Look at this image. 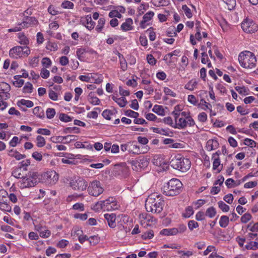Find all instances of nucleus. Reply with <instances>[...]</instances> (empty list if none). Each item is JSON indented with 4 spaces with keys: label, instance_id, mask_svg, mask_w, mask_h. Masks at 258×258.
<instances>
[{
    "label": "nucleus",
    "instance_id": "473e14b6",
    "mask_svg": "<svg viewBox=\"0 0 258 258\" xmlns=\"http://www.w3.org/2000/svg\"><path fill=\"white\" fill-rule=\"evenodd\" d=\"M118 57L119 58L120 68L123 71H125L127 68L126 61L123 56L120 53H118Z\"/></svg>",
    "mask_w": 258,
    "mask_h": 258
},
{
    "label": "nucleus",
    "instance_id": "39448f33",
    "mask_svg": "<svg viewBox=\"0 0 258 258\" xmlns=\"http://www.w3.org/2000/svg\"><path fill=\"white\" fill-rule=\"evenodd\" d=\"M38 173L34 171H30L26 174L25 177L19 182L20 188H25L34 186L38 182Z\"/></svg>",
    "mask_w": 258,
    "mask_h": 258
},
{
    "label": "nucleus",
    "instance_id": "393cba45",
    "mask_svg": "<svg viewBox=\"0 0 258 258\" xmlns=\"http://www.w3.org/2000/svg\"><path fill=\"white\" fill-rule=\"evenodd\" d=\"M112 99L113 101L116 102L120 107H124L127 103L126 98L123 96L118 98L115 96H112Z\"/></svg>",
    "mask_w": 258,
    "mask_h": 258
},
{
    "label": "nucleus",
    "instance_id": "37998d69",
    "mask_svg": "<svg viewBox=\"0 0 258 258\" xmlns=\"http://www.w3.org/2000/svg\"><path fill=\"white\" fill-rule=\"evenodd\" d=\"M46 142L44 137L38 136L36 138V144L38 147H42L45 146Z\"/></svg>",
    "mask_w": 258,
    "mask_h": 258
},
{
    "label": "nucleus",
    "instance_id": "4be33fe9",
    "mask_svg": "<svg viewBox=\"0 0 258 258\" xmlns=\"http://www.w3.org/2000/svg\"><path fill=\"white\" fill-rule=\"evenodd\" d=\"M79 241L82 243L85 240H88L91 244L92 243L94 244L98 241V238L96 236H91L89 238H87L86 235H84L83 234L78 237Z\"/></svg>",
    "mask_w": 258,
    "mask_h": 258
},
{
    "label": "nucleus",
    "instance_id": "a19ab883",
    "mask_svg": "<svg viewBox=\"0 0 258 258\" xmlns=\"http://www.w3.org/2000/svg\"><path fill=\"white\" fill-rule=\"evenodd\" d=\"M105 23V19L104 18H100L98 21V24L96 27V30L98 32H100L104 27Z\"/></svg>",
    "mask_w": 258,
    "mask_h": 258
},
{
    "label": "nucleus",
    "instance_id": "4d7b16f0",
    "mask_svg": "<svg viewBox=\"0 0 258 258\" xmlns=\"http://www.w3.org/2000/svg\"><path fill=\"white\" fill-rule=\"evenodd\" d=\"M46 116L48 118H49V119L52 118L55 114V109L53 108H48L46 110Z\"/></svg>",
    "mask_w": 258,
    "mask_h": 258
},
{
    "label": "nucleus",
    "instance_id": "ddd939ff",
    "mask_svg": "<svg viewBox=\"0 0 258 258\" xmlns=\"http://www.w3.org/2000/svg\"><path fill=\"white\" fill-rule=\"evenodd\" d=\"M38 24V20L34 17H29L27 16L22 23H19V25H21L22 28H24L29 27H33L36 26Z\"/></svg>",
    "mask_w": 258,
    "mask_h": 258
},
{
    "label": "nucleus",
    "instance_id": "603ef678",
    "mask_svg": "<svg viewBox=\"0 0 258 258\" xmlns=\"http://www.w3.org/2000/svg\"><path fill=\"white\" fill-rule=\"evenodd\" d=\"M77 137L73 135H68L67 136L64 137V141L63 143L68 144L72 141H76Z\"/></svg>",
    "mask_w": 258,
    "mask_h": 258
},
{
    "label": "nucleus",
    "instance_id": "6e6552de",
    "mask_svg": "<svg viewBox=\"0 0 258 258\" xmlns=\"http://www.w3.org/2000/svg\"><path fill=\"white\" fill-rule=\"evenodd\" d=\"M58 179V175L53 170L48 171L43 173L41 175V181L46 183L53 184L55 183Z\"/></svg>",
    "mask_w": 258,
    "mask_h": 258
},
{
    "label": "nucleus",
    "instance_id": "c85d7f7f",
    "mask_svg": "<svg viewBox=\"0 0 258 258\" xmlns=\"http://www.w3.org/2000/svg\"><path fill=\"white\" fill-rule=\"evenodd\" d=\"M19 39V42L22 45H28L29 43V39L28 38L24 35L23 33H18V36Z\"/></svg>",
    "mask_w": 258,
    "mask_h": 258
},
{
    "label": "nucleus",
    "instance_id": "f257e3e1",
    "mask_svg": "<svg viewBox=\"0 0 258 258\" xmlns=\"http://www.w3.org/2000/svg\"><path fill=\"white\" fill-rule=\"evenodd\" d=\"M164 206V200L157 193L150 195L145 203V207L147 212L153 213H160L163 210Z\"/></svg>",
    "mask_w": 258,
    "mask_h": 258
},
{
    "label": "nucleus",
    "instance_id": "09e8293b",
    "mask_svg": "<svg viewBox=\"0 0 258 258\" xmlns=\"http://www.w3.org/2000/svg\"><path fill=\"white\" fill-rule=\"evenodd\" d=\"M182 9L183 10L185 15L188 18H190L192 16L191 10L186 5H183Z\"/></svg>",
    "mask_w": 258,
    "mask_h": 258
},
{
    "label": "nucleus",
    "instance_id": "6ab92c4d",
    "mask_svg": "<svg viewBox=\"0 0 258 258\" xmlns=\"http://www.w3.org/2000/svg\"><path fill=\"white\" fill-rule=\"evenodd\" d=\"M133 164H138V166L140 167V169L145 168L148 166L149 162L147 159L144 157H140L135 159Z\"/></svg>",
    "mask_w": 258,
    "mask_h": 258
},
{
    "label": "nucleus",
    "instance_id": "aec40b11",
    "mask_svg": "<svg viewBox=\"0 0 258 258\" xmlns=\"http://www.w3.org/2000/svg\"><path fill=\"white\" fill-rule=\"evenodd\" d=\"M219 156V153H218V152H216L213 155L212 158V159L213 160V170L217 169L218 172H219L221 170V168L218 169V167L220 165V161Z\"/></svg>",
    "mask_w": 258,
    "mask_h": 258
},
{
    "label": "nucleus",
    "instance_id": "2f4dec72",
    "mask_svg": "<svg viewBox=\"0 0 258 258\" xmlns=\"http://www.w3.org/2000/svg\"><path fill=\"white\" fill-rule=\"evenodd\" d=\"M88 100L89 102L93 105H98L100 102L97 97L93 96L92 92L89 93L88 96Z\"/></svg>",
    "mask_w": 258,
    "mask_h": 258
},
{
    "label": "nucleus",
    "instance_id": "3c124183",
    "mask_svg": "<svg viewBox=\"0 0 258 258\" xmlns=\"http://www.w3.org/2000/svg\"><path fill=\"white\" fill-rule=\"evenodd\" d=\"M124 114L125 115H126L128 117H133L135 118H137L139 115V114L138 112H135L132 110H127L125 112Z\"/></svg>",
    "mask_w": 258,
    "mask_h": 258
},
{
    "label": "nucleus",
    "instance_id": "a878e982",
    "mask_svg": "<svg viewBox=\"0 0 258 258\" xmlns=\"http://www.w3.org/2000/svg\"><path fill=\"white\" fill-rule=\"evenodd\" d=\"M8 155L9 156L14 157L18 160H20L25 157V155H23L18 152L17 150L12 149L9 151Z\"/></svg>",
    "mask_w": 258,
    "mask_h": 258
},
{
    "label": "nucleus",
    "instance_id": "58836bf2",
    "mask_svg": "<svg viewBox=\"0 0 258 258\" xmlns=\"http://www.w3.org/2000/svg\"><path fill=\"white\" fill-rule=\"evenodd\" d=\"M216 209L213 207H211L207 209L205 215L209 218H212L216 215Z\"/></svg>",
    "mask_w": 258,
    "mask_h": 258
},
{
    "label": "nucleus",
    "instance_id": "69168bd1",
    "mask_svg": "<svg viewBox=\"0 0 258 258\" xmlns=\"http://www.w3.org/2000/svg\"><path fill=\"white\" fill-rule=\"evenodd\" d=\"M41 62L43 66L45 68H48L51 64L50 59L48 57L43 58Z\"/></svg>",
    "mask_w": 258,
    "mask_h": 258
},
{
    "label": "nucleus",
    "instance_id": "4c0bfd02",
    "mask_svg": "<svg viewBox=\"0 0 258 258\" xmlns=\"http://www.w3.org/2000/svg\"><path fill=\"white\" fill-rule=\"evenodd\" d=\"M21 105L26 106L27 107H32L34 105V103L30 100H26L25 99H21L18 102V105L20 106Z\"/></svg>",
    "mask_w": 258,
    "mask_h": 258
},
{
    "label": "nucleus",
    "instance_id": "ea45409f",
    "mask_svg": "<svg viewBox=\"0 0 258 258\" xmlns=\"http://www.w3.org/2000/svg\"><path fill=\"white\" fill-rule=\"evenodd\" d=\"M50 231L47 229L45 226L44 229H43L42 230H41L39 232L40 236L44 238L49 237L50 236Z\"/></svg>",
    "mask_w": 258,
    "mask_h": 258
},
{
    "label": "nucleus",
    "instance_id": "f3484780",
    "mask_svg": "<svg viewBox=\"0 0 258 258\" xmlns=\"http://www.w3.org/2000/svg\"><path fill=\"white\" fill-rule=\"evenodd\" d=\"M148 151V149L146 147L142 148L141 150L139 146L135 144L134 143H130V152L135 154H140L141 153H146Z\"/></svg>",
    "mask_w": 258,
    "mask_h": 258
},
{
    "label": "nucleus",
    "instance_id": "7ed1b4c3",
    "mask_svg": "<svg viewBox=\"0 0 258 258\" xmlns=\"http://www.w3.org/2000/svg\"><path fill=\"white\" fill-rule=\"evenodd\" d=\"M182 184L178 179L172 178L167 183V186L164 187V194L167 196H174L181 191Z\"/></svg>",
    "mask_w": 258,
    "mask_h": 258
},
{
    "label": "nucleus",
    "instance_id": "864d4df0",
    "mask_svg": "<svg viewBox=\"0 0 258 258\" xmlns=\"http://www.w3.org/2000/svg\"><path fill=\"white\" fill-rule=\"evenodd\" d=\"M251 215L249 213H247L241 216L240 220L242 223H246L251 219Z\"/></svg>",
    "mask_w": 258,
    "mask_h": 258
},
{
    "label": "nucleus",
    "instance_id": "c03bdc74",
    "mask_svg": "<svg viewBox=\"0 0 258 258\" xmlns=\"http://www.w3.org/2000/svg\"><path fill=\"white\" fill-rule=\"evenodd\" d=\"M219 208L224 212H227L229 210V206L226 205L223 201H219L218 202Z\"/></svg>",
    "mask_w": 258,
    "mask_h": 258
},
{
    "label": "nucleus",
    "instance_id": "c756f323",
    "mask_svg": "<svg viewBox=\"0 0 258 258\" xmlns=\"http://www.w3.org/2000/svg\"><path fill=\"white\" fill-rule=\"evenodd\" d=\"M169 0H154L153 4L155 7H165L169 5Z\"/></svg>",
    "mask_w": 258,
    "mask_h": 258
},
{
    "label": "nucleus",
    "instance_id": "49530a36",
    "mask_svg": "<svg viewBox=\"0 0 258 258\" xmlns=\"http://www.w3.org/2000/svg\"><path fill=\"white\" fill-rule=\"evenodd\" d=\"M92 209H93L95 212H98L101 210H103L102 201H98L94 205H93L92 207Z\"/></svg>",
    "mask_w": 258,
    "mask_h": 258
},
{
    "label": "nucleus",
    "instance_id": "2eb2a0df",
    "mask_svg": "<svg viewBox=\"0 0 258 258\" xmlns=\"http://www.w3.org/2000/svg\"><path fill=\"white\" fill-rule=\"evenodd\" d=\"M139 219L141 225L145 227L150 226V222L153 221V217L147 213L140 214Z\"/></svg>",
    "mask_w": 258,
    "mask_h": 258
},
{
    "label": "nucleus",
    "instance_id": "9b49d317",
    "mask_svg": "<svg viewBox=\"0 0 258 258\" xmlns=\"http://www.w3.org/2000/svg\"><path fill=\"white\" fill-rule=\"evenodd\" d=\"M71 186L75 190H84L88 185L87 182L83 178L78 177L75 180H72L70 183Z\"/></svg>",
    "mask_w": 258,
    "mask_h": 258
},
{
    "label": "nucleus",
    "instance_id": "5fc2aeb1",
    "mask_svg": "<svg viewBox=\"0 0 258 258\" xmlns=\"http://www.w3.org/2000/svg\"><path fill=\"white\" fill-rule=\"evenodd\" d=\"M59 119L63 122H68L72 120V118L64 113H60L59 116Z\"/></svg>",
    "mask_w": 258,
    "mask_h": 258
},
{
    "label": "nucleus",
    "instance_id": "8fccbe9b",
    "mask_svg": "<svg viewBox=\"0 0 258 258\" xmlns=\"http://www.w3.org/2000/svg\"><path fill=\"white\" fill-rule=\"evenodd\" d=\"M154 16V13L153 11H149L144 15L143 20L148 22L152 19Z\"/></svg>",
    "mask_w": 258,
    "mask_h": 258
},
{
    "label": "nucleus",
    "instance_id": "20e7f679",
    "mask_svg": "<svg viewBox=\"0 0 258 258\" xmlns=\"http://www.w3.org/2000/svg\"><path fill=\"white\" fill-rule=\"evenodd\" d=\"M170 164L174 169L184 172L190 168L191 163L188 159L177 156L171 160Z\"/></svg>",
    "mask_w": 258,
    "mask_h": 258
},
{
    "label": "nucleus",
    "instance_id": "6e6d98bb",
    "mask_svg": "<svg viewBox=\"0 0 258 258\" xmlns=\"http://www.w3.org/2000/svg\"><path fill=\"white\" fill-rule=\"evenodd\" d=\"M179 254H181V258H187L194 254V253L191 251H184L182 250L178 251Z\"/></svg>",
    "mask_w": 258,
    "mask_h": 258
},
{
    "label": "nucleus",
    "instance_id": "7c9ffc66",
    "mask_svg": "<svg viewBox=\"0 0 258 258\" xmlns=\"http://www.w3.org/2000/svg\"><path fill=\"white\" fill-rule=\"evenodd\" d=\"M152 111L159 115L163 116L165 115V110L163 106L161 105H154L153 108L152 109Z\"/></svg>",
    "mask_w": 258,
    "mask_h": 258
},
{
    "label": "nucleus",
    "instance_id": "a18cd8bd",
    "mask_svg": "<svg viewBox=\"0 0 258 258\" xmlns=\"http://www.w3.org/2000/svg\"><path fill=\"white\" fill-rule=\"evenodd\" d=\"M23 92L25 93H31L33 91V86L31 83L27 82L23 88Z\"/></svg>",
    "mask_w": 258,
    "mask_h": 258
},
{
    "label": "nucleus",
    "instance_id": "13d9d810",
    "mask_svg": "<svg viewBox=\"0 0 258 258\" xmlns=\"http://www.w3.org/2000/svg\"><path fill=\"white\" fill-rule=\"evenodd\" d=\"M146 118L150 121H156L159 122V119L157 118V116L153 113H149L145 115Z\"/></svg>",
    "mask_w": 258,
    "mask_h": 258
},
{
    "label": "nucleus",
    "instance_id": "f704fd0d",
    "mask_svg": "<svg viewBox=\"0 0 258 258\" xmlns=\"http://www.w3.org/2000/svg\"><path fill=\"white\" fill-rule=\"evenodd\" d=\"M198 83L195 80H190L184 86L185 89L188 90H194L197 87Z\"/></svg>",
    "mask_w": 258,
    "mask_h": 258
},
{
    "label": "nucleus",
    "instance_id": "423d86ee",
    "mask_svg": "<svg viewBox=\"0 0 258 258\" xmlns=\"http://www.w3.org/2000/svg\"><path fill=\"white\" fill-rule=\"evenodd\" d=\"M172 115L175 120V128L184 129L187 125L192 126L195 124V121L191 117L187 118L180 117V113L175 112V111L172 112Z\"/></svg>",
    "mask_w": 258,
    "mask_h": 258
},
{
    "label": "nucleus",
    "instance_id": "f8f14e48",
    "mask_svg": "<svg viewBox=\"0 0 258 258\" xmlns=\"http://www.w3.org/2000/svg\"><path fill=\"white\" fill-rule=\"evenodd\" d=\"M8 193L4 190H0V210L6 212H11L12 208L7 204V197Z\"/></svg>",
    "mask_w": 258,
    "mask_h": 258
},
{
    "label": "nucleus",
    "instance_id": "774afa93",
    "mask_svg": "<svg viewBox=\"0 0 258 258\" xmlns=\"http://www.w3.org/2000/svg\"><path fill=\"white\" fill-rule=\"evenodd\" d=\"M198 226V223L194 220H190L188 222V227L190 230H192L194 229L197 228Z\"/></svg>",
    "mask_w": 258,
    "mask_h": 258
},
{
    "label": "nucleus",
    "instance_id": "de8ad7c7",
    "mask_svg": "<svg viewBox=\"0 0 258 258\" xmlns=\"http://www.w3.org/2000/svg\"><path fill=\"white\" fill-rule=\"evenodd\" d=\"M176 235L177 234H182L186 230V227L184 224H180L177 227L174 228Z\"/></svg>",
    "mask_w": 258,
    "mask_h": 258
},
{
    "label": "nucleus",
    "instance_id": "b1692460",
    "mask_svg": "<svg viewBox=\"0 0 258 258\" xmlns=\"http://www.w3.org/2000/svg\"><path fill=\"white\" fill-rule=\"evenodd\" d=\"M133 23V20L131 18H127L125 21L121 25V29L124 31L131 30L133 29L132 24Z\"/></svg>",
    "mask_w": 258,
    "mask_h": 258
},
{
    "label": "nucleus",
    "instance_id": "f03ea898",
    "mask_svg": "<svg viewBox=\"0 0 258 258\" xmlns=\"http://www.w3.org/2000/svg\"><path fill=\"white\" fill-rule=\"evenodd\" d=\"M240 66L245 69H252L255 67L256 59L254 54L249 51L241 52L238 56Z\"/></svg>",
    "mask_w": 258,
    "mask_h": 258
},
{
    "label": "nucleus",
    "instance_id": "cd10ccee",
    "mask_svg": "<svg viewBox=\"0 0 258 258\" xmlns=\"http://www.w3.org/2000/svg\"><path fill=\"white\" fill-rule=\"evenodd\" d=\"M160 233L161 235L166 236H172L176 235L174 228L164 229L160 231Z\"/></svg>",
    "mask_w": 258,
    "mask_h": 258
},
{
    "label": "nucleus",
    "instance_id": "72a5a7b5",
    "mask_svg": "<svg viewBox=\"0 0 258 258\" xmlns=\"http://www.w3.org/2000/svg\"><path fill=\"white\" fill-rule=\"evenodd\" d=\"M229 219L227 216H222L220 219L219 225L221 227L225 228L229 224Z\"/></svg>",
    "mask_w": 258,
    "mask_h": 258
},
{
    "label": "nucleus",
    "instance_id": "0e129e2a",
    "mask_svg": "<svg viewBox=\"0 0 258 258\" xmlns=\"http://www.w3.org/2000/svg\"><path fill=\"white\" fill-rule=\"evenodd\" d=\"M216 251V247L212 245H209L207 249L203 252L204 255H207L210 252H214Z\"/></svg>",
    "mask_w": 258,
    "mask_h": 258
},
{
    "label": "nucleus",
    "instance_id": "1a4fd4ad",
    "mask_svg": "<svg viewBox=\"0 0 258 258\" xmlns=\"http://www.w3.org/2000/svg\"><path fill=\"white\" fill-rule=\"evenodd\" d=\"M241 28L246 33H252L257 30V25L252 20L245 19L241 23Z\"/></svg>",
    "mask_w": 258,
    "mask_h": 258
},
{
    "label": "nucleus",
    "instance_id": "e2e57ef3",
    "mask_svg": "<svg viewBox=\"0 0 258 258\" xmlns=\"http://www.w3.org/2000/svg\"><path fill=\"white\" fill-rule=\"evenodd\" d=\"M244 144L250 147H254L256 146V143L253 140L248 138L244 140Z\"/></svg>",
    "mask_w": 258,
    "mask_h": 258
},
{
    "label": "nucleus",
    "instance_id": "412c9836",
    "mask_svg": "<svg viewBox=\"0 0 258 258\" xmlns=\"http://www.w3.org/2000/svg\"><path fill=\"white\" fill-rule=\"evenodd\" d=\"M117 110L113 109L112 110L106 109L103 111L102 116L107 120H111L115 117Z\"/></svg>",
    "mask_w": 258,
    "mask_h": 258
},
{
    "label": "nucleus",
    "instance_id": "052dcab7",
    "mask_svg": "<svg viewBox=\"0 0 258 258\" xmlns=\"http://www.w3.org/2000/svg\"><path fill=\"white\" fill-rule=\"evenodd\" d=\"M61 7L64 9H72L74 8V4L70 1H65L61 4Z\"/></svg>",
    "mask_w": 258,
    "mask_h": 258
},
{
    "label": "nucleus",
    "instance_id": "0eeeda50",
    "mask_svg": "<svg viewBox=\"0 0 258 258\" xmlns=\"http://www.w3.org/2000/svg\"><path fill=\"white\" fill-rule=\"evenodd\" d=\"M87 191L88 194L93 197H98L104 191L101 183L95 180L89 183Z\"/></svg>",
    "mask_w": 258,
    "mask_h": 258
},
{
    "label": "nucleus",
    "instance_id": "e433bc0d",
    "mask_svg": "<svg viewBox=\"0 0 258 258\" xmlns=\"http://www.w3.org/2000/svg\"><path fill=\"white\" fill-rule=\"evenodd\" d=\"M31 162L29 159L23 160L20 163V166L19 169H22V171L28 170V167L30 165Z\"/></svg>",
    "mask_w": 258,
    "mask_h": 258
},
{
    "label": "nucleus",
    "instance_id": "680f3d73",
    "mask_svg": "<svg viewBox=\"0 0 258 258\" xmlns=\"http://www.w3.org/2000/svg\"><path fill=\"white\" fill-rule=\"evenodd\" d=\"M247 228L252 232H257L258 231V222L254 223L253 225L249 224L247 226Z\"/></svg>",
    "mask_w": 258,
    "mask_h": 258
},
{
    "label": "nucleus",
    "instance_id": "bf43d9fd",
    "mask_svg": "<svg viewBox=\"0 0 258 258\" xmlns=\"http://www.w3.org/2000/svg\"><path fill=\"white\" fill-rule=\"evenodd\" d=\"M63 132L65 134L71 133L73 132L75 133H79V128L77 127H67L64 129Z\"/></svg>",
    "mask_w": 258,
    "mask_h": 258
},
{
    "label": "nucleus",
    "instance_id": "79ce46f5",
    "mask_svg": "<svg viewBox=\"0 0 258 258\" xmlns=\"http://www.w3.org/2000/svg\"><path fill=\"white\" fill-rule=\"evenodd\" d=\"M23 171L22 170V169H16L15 170H14L12 172V175L15 177L19 178L21 179H23L24 177H25V175H23L21 173Z\"/></svg>",
    "mask_w": 258,
    "mask_h": 258
},
{
    "label": "nucleus",
    "instance_id": "c9c22d12",
    "mask_svg": "<svg viewBox=\"0 0 258 258\" xmlns=\"http://www.w3.org/2000/svg\"><path fill=\"white\" fill-rule=\"evenodd\" d=\"M85 19L87 24L86 26V28L89 30L93 29L95 25V22L92 21L91 16H87Z\"/></svg>",
    "mask_w": 258,
    "mask_h": 258
},
{
    "label": "nucleus",
    "instance_id": "338daca9",
    "mask_svg": "<svg viewBox=\"0 0 258 258\" xmlns=\"http://www.w3.org/2000/svg\"><path fill=\"white\" fill-rule=\"evenodd\" d=\"M163 120L165 123L168 124V125H170L171 126H172V127L174 128V126H175L174 123H173V120L171 117L167 116V117H164Z\"/></svg>",
    "mask_w": 258,
    "mask_h": 258
},
{
    "label": "nucleus",
    "instance_id": "a211bd4d",
    "mask_svg": "<svg viewBox=\"0 0 258 258\" xmlns=\"http://www.w3.org/2000/svg\"><path fill=\"white\" fill-rule=\"evenodd\" d=\"M105 220L107 221L108 226L114 228L116 227V215L114 214H105L104 215Z\"/></svg>",
    "mask_w": 258,
    "mask_h": 258
},
{
    "label": "nucleus",
    "instance_id": "bb28decb",
    "mask_svg": "<svg viewBox=\"0 0 258 258\" xmlns=\"http://www.w3.org/2000/svg\"><path fill=\"white\" fill-rule=\"evenodd\" d=\"M257 241H250L245 245V248L247 250H255L258 249V238L256 239Z\"/></svg>",
    "mask_w": 258,
    "mask_h": 258
},
{
    "label": "nucleus",
    "instance_id": "9d476101",
    "mask_svg": "<svg viewBox=\"0 0 258 258\" xmlns=\"http://www.w3.org/2000/svg\"><path fill=\"white\" fill-rule=\"evenodd\" d=\"M103 211H112L118 209L119 205L113 197H109L105 200L102 201Z\"/></svg>",
    "mask_w": 258,
    "mask_h": 258
},
{
    "label": "nucleus",
    "instance_id": "5701e85b",
    "mask_svg": "<svg viewBox=\"0 0 258 258\" xmlns=\"http://www.w3.org/2000/svg\"><path fill=\"white\" fill-rule=\"evenodd\" d=\"M218 146V142L216 140L212 139L207 141L206 148L208 151H210L216 149Z\"/></svg>",
    "mask_w": 258,
    "mask_h": 258
},
{
    "label": "nucleus",
    "instance_id": "4468645a",
    "mask_svg": "<svg viewBox=\"0 0 258 258\" xmlns=\"http://www.w3.org/2000/svg\"><path fill=\"white\" fill-rule=\"evenodd\" d=\"M127 169L126 163L122 162L115 165L113 171L115 175H119L127 172Z\"/></svg>",
    "mask_w": 258,
    "mask_h": 258
},
{
    "label": "nucleus",
    "instance_id": "dca6fc26",
    "mask_svg": "<svg viewBox=\"0 0 258 258\" xmlns=\"http://www.w3.org/2000/svg\"><path fill=\"white\" fill-rule=\"evenodd\" d=\"M22 47L15 46L10 50L9 55L11 57L18 58L22 57Z\"/></svg>",
    "mask_w": 258,
    "mask_h": 258
}]
</instances>
